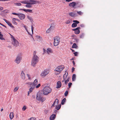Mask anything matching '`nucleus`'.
I'll return each mask as SVG.
<instances>
[{"label": "nucleus", "mask_w": 120, "mask_h": 120, "mask_svg": "<svg viewBox=\"0 0 120 120\" xmlns=\"http://www.w3.org/2000/svg\"><path fill=\"white\" fill-rule=\"evenodd\" d=\"M33 55L34 56L31 60V65L35 67L39 61V58L36 55V53H34Z\"/></svg>", "instance_id": "obj_1"}, {"label": "nucleus", "mask_w": 120, "mask_h": 120, "mask_svg": "<svg viewBox=\"0 0 120 120\" xmlns=\"http://www.w3.org/2000/svg\"><path fill=\"white\" fill-rule=\"evenodd\" d=\"M46 84H44L42 86V87H44L43 89V94L45 95H47L48 94L50 93L51 91V89L49 86H46Z\"/></svg>", "instance_id": "obj_2"}, {"label": "nucleus", "mask_w": 120, "mask_h": 120, "mask_svg": "<svg viewBox=\"0 0 120 120\" xmlns=\"http://www.w3.org/2000/svg\"><path fill=\"white\" fill-rule=\"evenodd\" d=\"M64 68V66L63 65L57 67L54 70L55 74L56 75H59Z\"/></svg>", "instance_id": "obj_3"}, {"label": "nucleus", "mask_w": 120, "mask_h": 120, "mask_svg": "<svg viewBox=\"0 0 120 120\" xmlns=\"http://www.w3.org/2000/svg\"><path fill=\"white\" fill-rule=\"evenodd\" d=\"M54 46L57 45L59 43L60 38L59 37H55L54 38Z\"/></svg>", "instance_id": "obj_4"}, {"label": "nucleus", "mask_w": 120, "mask_h": 120, "mask_svg": "<svg viewBox=\"0 0 120 120\" xmlns=\"http://www.w3.org/2000/svg\"><path fill=\"white\" fill-rule=\"evenodd\" d=\"M49 73V72L48 70H44L42 72L40 76L42 78H44Z\"/></svg>", "instance_id": "obj_5"}, {"label": "nucleus", "mask_w": 120, "mask_h": 120, "mask_svg": "<svg viewBox=\"0 0 120 120\" xmlns=\"http://www.w3.org/2000/svg\"><path fill=\"white\" fill-rule=\"evenodd\" d=\"M12 38V44L14 46L16 47L18 46L19 45V43L18 41L14 37H13Z\"/></svg>", "instance_id": "obj_6"}, {"label": "nucleus", "mask_w": 120, "mask_h": 120, "mask_svg": "<svg viewBox=\"0 0 120 120\" xmlns=\"http://www.w3.org/2000/svg\"><path fill=\"white\" fill-rule=\"evenodd\" d=\"M22 60V57L20 56H18L15 60V62L17 64H19Z\"/></svg>", "instance_id": "obj_7"}, {"label": "nucleus", "mask_w": 120, "mask_h": 120, "mask_svg": "<svg viewBox=\"0 0 120 120\" xmlns=\"http://www.w3.org/2000/svg\"><path fill=\"white\" fill-rule=\"evenodd\" d=\"M28 3L31 5H32L34 4L37 3H39L40 2L39 1L35 0H28Z\"/></svg>", "instance_id": "obj_8"}, {"label": "nucleus", "mask_w": 120, "mask_h": 120, "mask_svg": "<svg viewBox=\"0 0 120 120\" xmlns=\"http://www.w3.org/2000/svg\"><path fill=\"white\" fill-rule=\"evenodd\" d=\"M18 17L21 20H22L24 19L25 17V15L22 13H19L18 15Z\"/></svg>", "instance_id": "obj_9"}, {"label": "nucleus", "mask_w": 120, "mask_h": 120, "mask_svg": "<svg viewBox=\"0 0 120 120\" xmlns=\"http://www.w3.org/2000/svg\"><path fill=\"white\" fill-rule=\"evenodd\" d=\"M20 77L23 80H24L25 79V75L23 71H22L21 75Z\"/></svg>", "instance_id": "obj_10"}, {"label": "nucleus", "mask_w": 120, "mask_h": 120, "mask_svg": "<svg viewBox=\"0 0 120 120\" xmlns=\"http://www.w3.org/2000/svg\"><path fill=\"white\" fill-rule=\"evenodd\" d=\"M3 20L5 21V22L9 26L11 27H12L13 28H14V27L12 26L11 24L10 23V22L8 21L7 20L5 19H3Z\"/></svg>", "instance_id": "obj_11"}, {"label": "nucleus", "mask_w": 120, "mask_h": 120, "mask_svg": "<svg viewBox=\"0 0 120 120\" xmlns=\"http://www.w3.org/2000/svg\"><path fill=\"white\" fill-rule=\"evenodd\" d=\"M58 100L57 99H56L54 102L52 104L51 106L52 107L55 106V105H57L58 104Z\"/></svg>", "instance_id": "obj_12"}, {"label": "nucleus", "mask_w": 120, "mask_h": 120, "mask_svg": "<svg viewBox=\"0 0 120 120\" xmlns=\"http://www.w3.org/2000/svg\"><path fill=\"white\" fill-rule=\"evenodd\" d=\"M76 3L75 2H73L72 3H70L69 4V6L74 8V7L76 6Z\"/></svg>", "instance_id": "obj_13"}, {"label": "nucleus", "mask_w": 120, "mask_h": 120, "mask_svg": "<svg viewBox=\"0 0 120 120\" xmlns=\"http://www.w3.org/2000/svg\"><path fill=\"white\" fill-rule=\"evenodd\" d=\"M57 86L56 88H59L61 86V82L60 81H58L57 82Z\"/></svg>", "instance_id": "obj_14"}, {"label": "nucleus", "mask_w": 120, "mask_h": 120, "mask_svg": "<svg viewBox=\"0 0 120 120\" xmlns=\"http://www.w3.org/2000/svg\"><path fill=\"white\" fill-rule=\"evenodd\" d=\"M56 117V115L55 114H53L50 116V120H53L55 119Z\"/></svg>", "instance_id": "obj_15"}, {"label": "nucleus", "mask_w": 120, "mask_h": 120, "mask_svg": "<svg viewBox=\"0 0 120 120\" xmlns=\"http://www.w3.org/2000/svg\"><path fill=\"white\" fill-rule=\"evenodd\" d=\"M69 15L70 16L73 17L76 16V13L74 12H70L69 13Z\"/></svg>", "instance_id": "obj_16"}, {"label": "nucleus", "mask_w": 120, "mask_h": 120, "mask_svg": "<svg viewBox=\"0 0 120 120\" xmlns=\"http://www.w3.org/2000/svg\"><path fill=\"white\" fill-rule=\"evenodd\" d=\"M72 41L74 42L77 43L79 41V39L76 38H72Z\"/></svg>", "instance_id": "obj_17"}, {"label": "nucleus", "mask_w": 120, "mask_h": 120, "mask_svg": "<svg viewBox=\"0 0 120 120\" xmlns=\"http://www.w3.org/2000/svg\"><path fill=\"white\" fill-rule=\"evenodd\" d=\"M80 29V27H79L77 28V29L76 30L75 32V33L76 34H79L80 33V31L79 29Z\"/></svg>", "instance_id": "obj_18"}, {"label": "nucleus", "mask_w": 120, "mask_h": 120, "mask_svg": "<svg viewBox=\"0 0 120 120\" xmlns=\"http://www.w3.org/2000/svg\"><path fill=\"white\" fill-rule=\"evenodd\" d=\"M10 118L11 119H12L14 117L13 115V112H11L10 113L9 115Z\"/></svg>", "instance_id": "obj_19"}, {"label": "nucleus", "mask_w": 120, "mask_h": 120, "mask_svg": "<svg viewBox=\"0 0 120 120\" xmlns=\"http://www.w3.org/2000/svg\"><path fill=\"white\" fill-rule=\"evenodd\" d=\"M34 89V88L30 87L29 89V90L27 94L28 96L30 94L31 92H32V91Z\"/></svg>", "instance_id": "obj_20"}, {"label": "nucleus", "mask_w": 120, "mask_h": 120, "mask_svg": "<svg viewBox=\"0 0 120 120\" xmlns=\"http://www.w3.org/2000/svg\"><path fill=\"white\" fill-rule=\"evenodd\" d=\"M68 75V72H67L66 73L65 72V74L64 75L63 78L64 79H66Z\"/></svg>", "instance_id": "obj_21"}, {"label": "nucleus", "mask_w": 120, "mask_h": 120, "mask_svg": "<svg viewBox=\"0 0 120 120\" xmlns=\"http://www.w3.org/2000/svg\"><path fill=\"white\" fill-rule=\"evenodd\" d=\"M20 2L22 4H27L28 3V0H25L22 1H20Z\"/></svg>", "instance_id": "obj_22"}, {"label": "nucleus", "mask_w": 120, "mask_h": 120, "mask_svg": "<svg viewBox=\"0 0 120 120\" xmlns=\"http://www.w3.org/2000/svg\"><path fill=\"white\" fill-rule=\"evenodd\" d=\"M26 7L28 8H30L32 7V6L28 3L26 4L25 5Z\"/></svg>", "instance_id": "obj_23"}, {"label": "nucleus", "mask_w": 120, "mask_h": 120, "mask_svg": "<svg viewBox=\"0 0 120 120\" xmlns=\"http://www.w3.org/2000/svg\"><path fill=\"white\" fill-rule=\"evenodd\" d=\"M38 82L37 80V79H35L34 81V83H33L35 86H36L38 84Z\"/></svg>", "instance_id": "obj_24"}, {"label": "nucleus", "mask_w": 120, "mask_h": 120, "mask_svg": "<svg viewBox=\"0 0 120 120\" xmlns=\"http://www.w3.org/2000/svg\"><path fill=\"white\" fill-rule=\"evenodd\" d=\"M27 19L30 20V22H32L33 21V19L29 15L27 16Z\"/></svg>", "instance_id": "obj_25"}, {"label": "nucleus", "mask_w": 120, "mask_h": 120, "mask_svg": "<svg viewBox=\"0 0 120 120\" xmlns=\"http://www.w3.org/2000/svg\"><path fill=\"white\" fill-rule=\"evenodd\" d=\"M61 107V105H59L57 106H56V108L57 110H59Z\"/></svg>", "instance_id": "obj_26"}, {"label": "nucleus", "mask_w": 120, "mask_h": 120, "mask_svg": "<svg viewBox=\"0 0 120 120\" xmlns=\"http://www.w3.org/2000/svg\"><path fill=\"white\" fill-rule=\"evenodd\" d=\"M40 99H39L38 100H40L41 102H43L46 99L45 98L41 97Z\"/></svg>", "instance_id": "obj_27"}, {"label": "nucleus", "mask_w": 120, "mask_h": 120, "mask_svg": "<svg viewBox=\"0 0 120 120\" xmlns=\"http://www.w3.org/2000/svg\"><path fill=\"white\" fill-rule=\"evenodd\" d=\"M75 74H73L72 76V80L73 81H75Z\"/></svg>", "instance_id": "obj_28"}, {"label": "nucleus", "mask_w": 120, "mask_h": 120, "mask_svg": "<svg viewBox=\"0 0 120 120\" xmlns=\"http://www.w3.org/2000/svg\"><path fill=\"white\" fill-rule=\"evenodd\" d=\"M47 52H51L52 51V49H51L50 48H48L47 49Z\"/></svg>", "instance_id": "obj_29"}, {"label": "nucleus", "mask_w": 120, "mask_h": 120, "mask_svg": "<svg viewBox=\"0 0 120 120\" xmlns=\"http://www.w3.org/2000/svg\"><path fill=\"white\" fill-rule=\"evenodd\" d=\"M52 26H51L46 31V32L47 33H49L52 29Z\"/></svg>", "instance_id": "obj_30"}, {"label": "nucleus", "mask_w": 120, "mask_h": 120, "mask_svg": "<svg viewBox=\"0 0 120 120\" xmlns=\"http://www.w3.org/2000/svg\"><path fill=\"white\" fill-rule=\"evenodd\" d=\"M2 12L6 14L8 13L9 12V11L8 10H3L2 11Z\"/></svg>", "instance_id": "obj_31"}, {"label": "nucleus", "mask_w": 120, "mask_h": 120, "mask_svg": "<svg viewBox=\"0 0 120 120\" xmlns=\"http://www.w3.org/2000/svg\"><path fill=\"white\" fill-rule=\"evenodd\" d=\"M69 78H68L66 80L65 79V84H67L68 82L69 81Z\"/></svg>", "instance_id": "obj_32"}, {"label": "nucleus", "mask_w": 120, "mask_h": 120, "mask_svg": "<svg viewBox=\"0 0 120 120\" xmlns=\"http://www.w3.org/2000/svg\"><path fill=\"white\" fill-rule=\"evenodd\" d=\"M30 86V88H34L36 86L33 83H32V84H31Z\"/></svg>", "instance_id": "obj_33"}, {"label": "nucleus", "mask_w": 120, "mask_h": 120, "mask_svg": "<svg viewBox=\"0 0 120 120\" xmlns=\"http://www.w3.org/2000/svg\"><path fill=\"white\" fill-rule=\"evenodd\" d=\"M14 4L15 5L19 6H20L21 5V4L20 3H14Z\"/></svg>", "instance_id": "obj_34"}, {"label": "nucleus", "mask_w": 120, "mask_h": 120, "mask_svg": "<svg viewBox=\"0 0 120 120\" xmlns=\"http://www.w3.org/2000/svg\"><path fill=\"white\" fill-rule=\"evenodd\" d=\"M77 46L76 45V44L74 43L73 44L72 46V48H76L77 47Z\"/></svg>", "instance_id": "obj_35"}, {"label": "nucleus", "mask_w": 120, "mask_h": 120, "mask_svg": "<svg viewBox=\"0 0 120 120\" xmlns=\"http://www.w3.org/2000/svg\"><path fill=\"white\" fill-rule=\"evenodd\" d=\"M15 19H13V18L12 19V22L15 25H17V23L15 22Z\"/></svg>", "instance_id": "obj_36"}, {"label": "nucleus", "mask_w": 120, "mask_h": 120, "mask_svg": "<svg viewBox=\"0 0 120 120\" xmlns=\"http://www.w3.org/2000/svg\"><path fill=\"white\" fill-rule=\"evenodd\" d=\"M66 100V99L65 98H64L62 100V101L61 102V104L62 105H64V103L65 102V101Z\"/></svg>", "instance_id": "obj_37"}, {"label": "nucleus", "mask_w": 120, "mask_h": 120, "mask_svg": "<svg viewBox=\"0 0 120 120\" xmlns=\"http://www.w3.org/2000/svg\"><path fill=\"white\" fill-rule=\"evenodd\" d=\"M77 14L78 15H82V14H83V12H82L81 11H77Z\"/></svg>", "instance_id": "obj_38"}, {"label": "nucleus", "mask_w": 120, "mask_h": 120, "mask_svg": "<svg viewBox=\"0 0 120 120\" xmlns=\"http://www.w3.org/2000/svg\"><path fill=\"white\" fill-rule=\"evenodd\" d=\"M19 88V87L18 86L16 87L14 89V92H16L18 90Z\"/></svg>", "instance_id": "obj_39"}, {"label": "nucleus", "mask_w": 120, "mask_h": 120, "mask_svg": "<svg viewBox=\"0 0 120 120\" xmlns=\"http://www.w3.org/2000/svg\"><path fill=\"white\" fill-rule=\"evenodd\" d=\"M77 25L75 23H73L72 25L71 26L72 27H76Z\"/></svg>", "instance_id": "obj_40"}, {"label": "nucleus", "mask_w": 120, "mask_h": 120, "mask_svg": "<svg viewBox=\"0 0 120 120\" xmlns=\"http://www.w3.org/2000/svg\"><path fill=\"white\" fill-rule=\"evenodd\" d=\"M73 21L77 25V24L79 23V21L76 20H73Z\"/></svg>", "instance_id": "obj_41"}, {"label": "nucleus", "mask_w": 120, "mask_h": 120, "mask_svg": "<svg viewBox=\"0 0 120 120\" xmlns=\"http://www.w3.org/2000/svg\"><path fill=\"white\" fill-rule=\"evenodd\" d=\"M26 75L28 78V79L29 80H31V76L30 75L28 74H27Z\"/></svg>", "instance_id": "obj_42"}, {"label": "nucleus", "mask_w": 120, "mask_h": 120, "mask_svg": "<svg viewBox=\"0 0 120 120\" xmlns=\"http://www.w3.org/2000/svg\"><path fill=\"white\" fill-rule=\"evenodd\" d=\"M84 34H82L80 35V38H82L84 37Z\"/></svg>", "instance_id": "obj_43"}, {"label": "nucleus", "mask_w": 120, "mask_h": 120, "mask_svg": "<svg viewBox=\"0 0 120 120\" xmlns=\"http://www.w3.org/2000/svg\"><path fill=\"white\" fill-rule=\"evenodd\" d=\"M36 118L35 117H31L30 118L28 119V120H35Z\"/></svg>", "instance_id": "obj_44"}, {"label": "nucleus", "mask_w": 120, "mask_h": 120, "mask_svg": "<svg viewBox=\"0 0 120 120\" xmlns=\"http://www.w3.org/2000/svg\"><path fill=\"white\" fill-rule=\"evenodd\" d=\"M0 39L1 40H4L5 39L4 38H3V36L2 37L0 36Z\"/></svg>", "instance_id": "obj_45"}, {"label": "nucleus", "mask_w": 120, "mask_h": 120, "mask_svg": "<svg viewBox=\"0 0 120 120\" xmlns=\"http://www.w3.org/2000/svg\"><path fill=\"white\" fill-rule=\"evenodd\" d=\"M70 22V21L69 20H67L66 22L65 23L66 24H68Z\"/></svg>", "instance_id": "obj_46"}, {"label": "nucleus", "mask_w": 120, "mask_h": 120, "mask_svg": "<svg viewBox=\"0 0 120 120\" xmlns=\"http://www.w3.org/2000/svg\"><path fill=\"white\" fill-rule=\"evenodd\" d=\"M41 86V84L40 83L39 84L37 85H36L35 87L37 88H38Z\"/></svg>", "instance_id": "obj_47"}, {"label": "nucleus", "mask_w": 120, "mask_h": 120, "mask_svg": "<svg viewBox=\"0 0 120 120\" xmlns=\"http://www.w3.org/2000/svg\"><path fill=\"white\" fill-rule=\"evenodd\" d=\"M72 85V83L71 82H70L68 84V86H69V88Z\"/></svg>", "instance_id": "obj_48"}, {"label": "nucleus", "mask_w": 120, "mask_h": 120, "mask_svg": "<svg viewBox=\"0 0 120 120\" xmlns=\"http://www.w3.org/2000/svg\"><path fill=\"white\" fill-rule=\"evenodd\" d=\"M26 108L25 106H24L22 108V110L23 111H25L26 109Z\"/></svg>", "instance_id": "obj_49"}, {"label": "nucleus", "mask_w": 120, "mask_h": 120, "mask_svg": "<svg viewBox=\"0 0 120 120\" xmlns=\"http://www.w3.org/2000/svg\"><path fill=\"white\" fill-rule=\"evenodd\" d=\"M26 84H28L30 86L31 84H32V82H26Z\"/></svg>", "instance_id": "obj_50"}, {"label": "nucleus", "mask_w": 120, "mask_h": 120, "mask_svg": "<svg viewBox=\"0 0 120 120\" xmlns=\"http://www.w3.org/2000/svg\"><path fill=\"white\" fill-rule=\"evenodd\" d=\"M12 14L13 15H17V16H18L19 13H12Z\"/></svg>", "instance_id": "obj_51"}, {"label": "nucleus", "mask_w": 120, "mask_h": 120, "mask_svg": "<svg viewBox=\"0 0 120 120\" xmlns=\"http://www.w3.org/2000/svg\"><path fill=\"white\" fill-rule=\"evenodd\" d=\"M68 94V91H66L64 95L65 96H66Z\"/></svg>", "instance_id": "obj_52"}, {"label": "nucleus", "mask_w": 120, "mask_h": 120, "mask_svg": "<svg viewBox=\"0 0 120 120\" xmlns=\"http://www.w3.org/2000/svg\"><path fill=\"white\" fill-rule=\"evenodd\" d=\"M41 98V97L40 96H37L36 97V98L38 100L39 99H40Z\"/></svg>", "instance_id": "obj_53"}, {"label": "nucleus", "mask_w": 120, "mask_h": 120, "mask_svg": "<svg viewBox=\"0 0 120 120\" xmlns=\"http://www.w3.org/2000/svg\"><path fill=\"white\" fill-rule=\"evenodd\" d=\"M28 12L30 13H32V10H31L28 9Z\"/></svg>", "instance_id": "obj_54"}, {"label": "nucleus", "mask_w": 120, "mask_h": 120, "mask_svg": "<svg viewBox=\"0 0 120 120\" xmlns=\"http://www.w3.org/2000/svg\"><path fill=\"white\" fill-rule=\"evenodd\" d=\"M22 10L23 11L26 12H28V9H23Z\"/></svg>", "instance_id": "obj_55"}, {"label": "nucleus", "mask_w": 120, "mask_h": 120, "mask_svg": "<svg viewBox=\"0 0 120 120\" xmlns=\"http://www.w3.org/2000/svg\"><path fill=\"white\" fill-rule=\"evenodd\" d=\"M71 37L72 38H76V37L75 36V35H74V34L72 35L71 36Z\"/></svg>", "instance_id": "obj_56"}, {"label": "nucleus", "mask_w": 120, "mask_h": 120, "mask_svg": "<svg viewBox=\"0 0 120 120\" xmlns=\"http://www.w3.org/2000/svg\"><path fill=\"white\" fill-rule=\"evenodd\" d=\"M3 7H0V11L3 10Z\"/></svg>", "instance_id": "obj_57"}, {"label": "nucleus", "mask_w": 120, "mask_h": 120, "mask_svg": "<svg viewBox=\"0 0 120 120\" xmlns=\"http://www.w3.org/2000/svg\"><path fill=\"white\" fill-rule=\"evenodd\" d=\"M13 19H15V20L16 21H18L19 22L20 21V20L18 19H17L16 18H13Z\"/></svg>", "instance_id": "obj_58"}, {"label": "nucleus", "mask_w": 120, "mask_h": 120, "mask_svg": "<svg viewBox=\"0 0 120 120\" xmlns=\"http://www.w3.org/2000/svg\"><path fill=\"white\" fill-rule=\"evenodd\" d=\"M77 29V28H75V29H72V30L73 31H74L75 32L76 30Z\"/></svg>", "instance_id": "obj_59"}, {"label": "nucleus", "mask_w": 120, "mask_h": 120, "mask_svg": "<svg viewBox=\"0 0 120 120\" xmlns=\"http://www.w3.org/2000/svg\"><path fill=\"white\" fill-rule=\"evenodd\" d=\"M74 70H75V68H74L73 67L72 69V72H73L74 71Z\"/></svg>", "instance_id": "obj_60"}, {"label": "nucleus", "mask_w": 120, "mask_h": 120, "mask_svg": "<svg viewBox=\"0 0 120 120\" xmlns=\"http://www.w3.org/2000/svg\"><path fill=\"white\" fill-rule=\"evenodd\" d=\"M72 0H65L66 1L68 2H69L70 1H72Z\"/></svg>", "instance_id": "obj_61"}, {"label": "nucleus", "mask_w": 120, "mask_h": 120, "mask_svg": "<svg viewBox=\"0 0 120 120\" xmlns=\"http://www.w3.org/2000/svg\"><path fill=\"white\" fill-rule=\"evenodd\" d=\"M74 55L75 56H77L78 55V53H73Z\"/></svg>", "instance_id": "obj_62"}, {"label": "nucleus", "mask_w": 120, "mask_h": 120, "mask_svg": "<svg viewBox=\"0 0 120 120\" xmlns=\"http://www.w3.org/2000/svg\"><path fill=\"white\" fill-rule=\"evenodd\" d=\"M31 30H34V28L32 26H31Z\"/></svg>", "instance_id": "obj_63"}, {"label": "nucleus", "mask_w": 120, "mask_h": 120, "mask_svg": "<svg viewBox=\"0 0 120 120\" xmlns=\"http://www.w3.org/2000/svg\"><path fill=\"white\" fill-rule=\"evenodd\" d=\"M72 62V63L73 64V65L74 66H75V62L74 61H73Z\"/></svg>", "instance_id": "obj_64"}]
</instances>
